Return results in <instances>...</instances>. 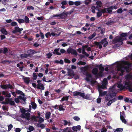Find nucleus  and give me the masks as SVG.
Segmentation results:
<instances>
[{
	"instance_id": "f257e3e1",
	"label": "nucleus",
	"mask_w": 132,
	"mask_h": 132,
	"mask_svg": "<svg viewBox=\"0 0 132 132\" xmlns=\"http://www.w3.org/2000/svg\"><path fill=\"white\" fill-rule=\"evenodd\" d=\"M73 12V11L72 10H71L68 12H64L60 14H58V17L62 19H65L67 17L68 15H70Z\"/></svg>"
},
{
	"instance_id": "f03ea898",
	"label": "nucleus",
	"mask_w": 132,
	"mask_h": 132,
	"mask_svg": "<svg viewBox=\"0 0 132 132\" xmlns=\"http://www.w3.org/2000/svg\"><path fill=\"white\" fill-rule=\"evenodd\" d=\"M70 54L75 55H77L78 54L77 52L75 50L71 47H69L67 50L66 54Z\"/></svg>"
},
{
	"instance_id": "7ed1b4c3",
	"label": "nucleus",
	"mask_w": 132,
	"mask_h": 132,
	"mask_svg": "<svg viewBox=\"0 0 132 132\" xmlns=\"http://www.w3.org/2000/svg\"><path fill=\"white\" fill-rule=\"evenodd\" d=\"M123 38L120 37H116L113 40L112 43L113 44H115L117 42H121L123 43L122 41L124 40Z\"/></svg>"
},
{
	"instance_id": "20e7f679",
	"label": "nucleus",
	"mask_w": 132,
	"mask_h": 132,
	"mask_svg": "<svg viewBox=\"0 0 132 132\" xmlns=\"http://www.w3.org/2000/svg\"><path fill=\"white\" fill-rule=\"evenodd\" d=\"M120 119L122 122L125 124L127 123V121L125 119L126 116L125 114V112L123 111L121 112H120Z\"/></svg>"
},
{
	"instance_id": "39448f33",
	"label": "nucleus",
	"mask_w": 132,
	"mask_h": 132,
	"mask_svg": "<svg viewBox=\"0 0 132 132\" xmlns=\"http://www.w3.org/2000/svg\"><path fill=\"white\" fill-rule=\"evenodd\" d=\"M14 29L13 30L12 32L13 34H15L19 32V34L21 33V31L23 30L22 28H20L18 27H14Z\"/></svg>"
},
{
	"instance_id": "423d86ee",
	"label": "nucleus",
	"mask_w": 132,
	"mask_h": 132,
	"mask_svg": "<svg viewBox=\"0 0 132 132\" xmlns=\"http://www.w3.org/2000/svg\"><path fill=\"white\" fill-rule=\"evenodd\" d=\"M89 68V66L87 65L84 66V67H80V69L83 74L84 75L86 73V71H87V70Z\"/></svg>"
},
{
	"instance_id": "0eeeda50",
	"label": "nucleus",
	"mask_w": 132,
	"mask_h": 132,
	"mask_svg": "<svg viewBox=\"0 0 132 132\" xmlns=\"http://www.w3.org/2000/svg\"><path fill=\"white\" fill-rule=\"evenodd\" d=\"M100 43L103 45V47H106L108 45V43L106 38H105L102 40L100 42Z\"/></svg>"
},
{
	"instance_id": "6e6552de",
	"label": "nucleus",
	"mask_w": 132,
	"mask_h": 132,
	"mask_svg": "<svg viewBox=\"0 0 132 132\" xmlns=\"http://www.w3.org/2000/svg\"><path fill=\"white\" fill-rule=\"evenodd\" d=\"M98 91L99 93V96L102 97L105 96L107 94V91H105L103 92L102 90H101L99 88H98Z\"/></svg>"
},
{
	"instance_id": "1a4fd4ad",
	"label": "nucleus",
	"mask_w": 132,
	"mask_h": 132,
	"mask_svg": "<svg viewBox=\"0 0 132 132\" xmlns=\"http://www.w3.org/2000/svg\"><path fill=\"white\" fill-rule=\"evenodd\" d=\"M27 53H28L27 54L28 55V56H32L35 53H36L37 52L33 50H30L28 51Z\"/></svg>"
},
{
	"instance_id": "9d476101",
	"label": "nucleus",
	"mask_w": 132,
	"mask_h": 132,
	"mask_svg": "<svg viewBox=\"0 0 132 132\" xmlns=\"http://www.w3.org/2000/svg\"><path fill=\"white\" fill-rule=\"evenodd\" d=\"M36 88L37 89H40L41 90H44V89L45 87L44 85L42 83L38 84L37 85Z\"/></svg>"
},
{
	"instance_id": "9b49d317",
	"label": "nucleus",
	"mask_w": 132,
	"mask_h": 132,
	"mask_svg": "<svg viewBox=\"0 0 132 132\" xmlns=\"http://www.w3.org/2000/svg\"><path fill=\"white\" fill-rule=\"evenodd\" d=\"M118 71H120L121 73L120 74V75L122 76L123 75V73L125 72L123 68L122 67L120 66L118 67L117 69Z\"/></svg>"
},
{
	"instance_id": "f8f14e48",
	"label": "nucleus",
	"mask_w": 132,
	"mask_h": 132,
	"mask_svg": "<svg viewBox=\"0 0 132 132\" xmlns=\"http://www.w3.org/2000/svg\"><path fill=\"white\" fill-rule=\"evenodd\" d=\"M98 69L96 68H94L92 71V72L93 74L97 76L99 75V73H98Z\"/></svg>"
},
{
	"instance_id": "ddd939ff",
	"label": "nucleus",
	"mask_w": 132,
	"mask_h": 132,
	"mask_svg": "<svg viewBox=\"0 0 132 132\" xmlns=\"http://www.w3.org/2000/svg\"><path fill=\"white\" fill-rule=\"evenodd\" d=\"M117 87L120 88V90L125 89L126 88L125 86H123L122 84L121 83H120L118 85Z\"/></svg>"
},
{
	"instance_id": "4468645a",
	"label": "nucleus",
	"mask_w": 132,
	"mask_h": 132,
	"mask_svg": "<svg viewBox=\"0 0 132 132\" xmlns=\"http://www.w3.org/2000/svg\"><path fill=\"white\" fill-rule=\"evenodd\" d=\"M68 75L70 76H74L75 75L74 74V72L71 69H69L68 71Z\"/></svg>"
},
{
	"instance_id": "2eb2a0df",
	"label": "nucleus",
	"mask_w": 132,
	"mask_h": 132,
	"mask_svg": "<svg viewBox=\"0 0 132 132\" xmlns=\"http://www.w3.org/2000/svg\"><path fill=\"white\" fill-rule=\"evenodd\" d=\"M8 104H9L12 105H14L15 104V103L14 101H12V98H8Z\"/></svg>"
},
{
	"instance_id": "dca6fc26",
	"label": "nucleus",
	"mask_w": 132,
	"mask_h": 132,
	"mask_svg": "<svg viewBox=\"0 0 132 132\" xmlns=\"http://www.w3.org/2000/svg\"><path fill=\"white\" fill-rule=\"evenodd\" d=\"M97 67L99 68V70L100 71V72L102 73L104 71V68L102 67V64H100L99 65H97Z\"/></svg>"
},
{
	"instance_id": "f3484780",
	"label": "nucleus",
	"mask_w": 132,
	"mask_h": 132,
	"mask_svg": "<svg viewBox=\"0 0 132 132\" xmlns=\"http://www.w3.org/2000/svg\"><path fill=\"white\" fill-rule=\"evenodd\" d=\"M15 93L17 94L21 95L23 96H25L24 94L22 91L16 89Z\"/></svg>"
},
{
	"instance_id": "a211bd4d",
	"label": "nucleus",
	"mask_w": 132,
	"mask_h": 132,
	"mask_svg": "<svg viewBox=\"0 0 132 132\" xmlns=\"http://www.w3.org/2000/svg\"><path fill=\"white\" fill-rule=\"evenodd\" d=\"M1 31L3 34L5 35H7V32L5 28H2L1 30Z\"/></svg>"
},
{
	"instance_id": "6ab92c4d",
	"label": "nucleus",
	"mask_w": 132,
	"mask_h": 132,
	"mask_svg": "<svg viewBox=\"0 0 132 132\" xmlns=\"http://www.w3.org/2000/svg\"><path fill=\"white\" fill-rule=\"evenodd\" d=\"M23 79L24 81L27 84H28L30 81V78L28 77H25Z\"/></svg>"
},
{
	"instance_id": "aec40b11",
	"label": "nucleus",
	"mask_w": 132,
	"mask_h": 132,
	"mask_svg": "<svg viewBox=\"0 0 132 132\" xmlns=\"http://www.w3.org/2000/svg\"><path fill=\"white\" fill-rule=\"evenodd\" d=\"M116 86L114 85L112 87L110 88L109 89V91L110 92H114L113 91L115 90Z\"/></svg>"
},
{
	"instance_id": "412c9836",
	"label": "nucleus",
	"mask_w": 132,
	"mask_h": 132,
	"mask_svg": "<svg viewBox=\"0 0 132 132\" xmlns=\"http://www.w3.org/2000/svg\"><path fill=\"white\" fill-rule=\"evenodd\" d=\"M2 49L3 50L2 53L4 54H6L7 53L8 50L7 47H4L2 48Z\"/></svg>"
},
{
	"instance_id": "4be33fe9",
	"label": "nucleus",
	"mask_w": 132,
	"mask_h": 132,
	"mask_svg": "<svg viewBox=\"0 0 132 132\" xmlns=\"http://www.w3.org/2000/svg\"><path fill=\"white\" fill-rule=\"evenodd\" d=\"M63 121L64 122V126L68 125V126H69L71 124V123L70 122V121H69V122H68L66 120H63Z\"/></svg>"
},
{
	"instance_id": "5701e85b",
	"label": "nucleus",
	"mask_w": 132,
	"mask_h": 132,
	"mask_svg": "<svg viewBox=\"0 0 132 132\" xmlns=\"http://www.w3.org/2000/svg\"><path fill=\"white\" fill-rule=\"evenodd\" d=\"M30 114L29 112H27L25 113V118L26 119L28 120H30Z\"/></svg>"
},
{
	"instance_id": "b1692460",
	"label": "nucleus",
	"mask_w": 132,
	"mask_h": 132,
	"mask_svg": "<svg viewBox=\"0 0 132 132\" xmlns=\"http://www.w3.org/2000/svg\"><path fill=\"white\" fill-rule=\"evenodd\" d=\"M125 86H125V87H126L125 89H128V88H129V87H130V85L129 82L125 81Z\"/></svg>"
},
{
	"instance_id": "393cba45",
	"label": "nucleus",
	"mask_w": 132,
	"mask_h": 132,
	"mask_svg": "<svg viewBox=\"0 0 132 132\" xmlns=\"http://www.w3.org/2000/svg\"><path fill=\"white\" fill-rule=\"evenodd\" d=\"M109 93L111 98H113L116 96V93L115 92H110V93Z\"/></svg>"
},
{
	"instance_id": "a878e982",
	"label": "nucleus",
	"mask_w": 132,
	"mask_h": 132,
	"mask_svg": "<svg viewBox=\"0 0 132 132\" xmlns=\"http://www.w3.org/2000/svg\"><path fill=\"white\" fill-rule=\"evenodd\" d=\"M64 132H75L72 131L71 128L69 127H67L64 130Z\"/></svg>"
},
{
	"instance_id": "bb28decb",
	"label": "nucleus",
	"mask_w": 132,
	"mask_h": 132,
	"mask_svg": "<svg viewBox=\"0 0 132 132\" xmlns=\"http://www.w3.org/2000/svg\"><path fill=\"white\" fill-rule=\"evenodd\" d=\"M31 104L32 106V108L34 109H36L37 107V105L34 102H31Z\"/></svg>"
},
{
	"instance_id": "cd10ccee",
	"label": "nucleus",
	"mask_w": 132,
	"mask_h": 132,
	"mask_svg": "<svg viewBox=\"0 0 132 132\" xmlns=\"http://www.w3.org/2000/svg\"><path fill=\"white\" fill-rule=\"evenodd\" d=\"M84 75H86V77L89 78H92V75L91 74L89 73L87 71H86V73Z\"/></svg>"
},
{
	"instance_id": "c85d7f7f",
	"label": "nucleus",
	"mask_w": 132,
	"mask_h": 132,
	"mask_svg": "<svg viewBox=\"0 0 132 132\" xmlns=\"http://www.w3.org/2000/svg\"><path fill=\"white\" fill-rule=\"evenodd\" d=\"M86 64L85 62H83L82 61H80L77 63V64L79 65H84Z\"/></svg>"
},
{
	"instance_id": "c756f323",
	"label": "nucleus",
	"mask_w": 132,
	"mask_h": 132,
	"mask_svg": "<svg viewBox=\"0 0 132 132\" xmlns=\"http://www.w3.org/2000/svg\"><path fill=\"white\" fill-rule=\"evenodd\" d=\"M96 35V34L95 33H94L93 34H92L90 36H89L88 38L89 39H92Z\"/></svg>"
},
{
	"instance_id": "7c9ffc66",
	"label": "nucleus",
	"mask_w": 132,
	"mask_h": 132,
	"mask_svg": "<svg viewBox=\"0 0 132 132\" xmlns=\"http://www.w3.org/2000/svg\"><path fill=\"white\" fill-rule=\"evenodd\" d=\"M102 13L101 10H99L97 13V16L98 18L100 17L102 15Z\"/></svg>"
},
{
	"instance_id": "2f4dec72",
	"label": "nucleus",
	"mask_w": 132,
	"mask_h": 132,
	"mask_svg": "<svg viewBox=\"0 0 132 132\" xmlns=\"http://www.w3.org/2000/svg\"><path fill=\"white\" fill-rule=\"evenodd\" d=\"M106 96L105 97V99L106 101H109L111 99V97L109 93L108 94H106Z\"/></svg>"
},
{
	"instance_id": "473e14b6",
	"label": "nucleus",
	"mask_w": 132,
	"mask_h": 132,
	"mask_svg": "<svg viewBox=\"0 0 132 132\" xmlns=\"http://www.w3.org/2000/svg\"><path fill=\"white\" fill-rule=\"evenodd\" d=\"M51 113L50 112H47L45 114L46 118L47 119H48L50 116Z\"/></svg>"
},
{
	"instance_id": "72a5a7b5",
	"label": "nucleus",
	"mask_w": 132,
	"mask_h": 132,
	"mask_svg": "<svg viewBox=\"0 0 132 132\" xmlns=\"http://www.w3.org/2000/svg\"><path fill=\"white\" fill-rule=\"evenodd\" d=\"M37 126L38 127H40L42 129L44 128L45 127V126L43 124H39V123H37Z\"/></svg>"
},
{
	"instance_id": "f704fd0d",
	"label": "nucleus",
	"mask_w": 132,
	"mask_h": 132,
	"mask_svg": "<svg viewBox=\"0 0 132 132\" xmlns=\"http://www.w3.org/2000/svg\"><path fill=\"white\" fill-rule=\"evenodd\" d=\"M114 21L112 20H110L106 23V24L108 26L111 25V24L114 23Z\"/></svg>"
},
{
	"instance_id": "c9c22d12",
	"label": "nucleus",
	"mask_w": 132,
	"mask_h": 132,
	"mask_svg": "<svg viewBox=\"0 0 132 132\" xmlns=\"http://www.w3.org/2000/svg\"><path fill=\"white\" fill-rule=\"evenodd\" d=\"M126 78L129 80L132 79V75L131 74H128L126 76Z\"/></svg>"
},
{
	"instance_id": "e433bc0d",
	"label": "nucleus",
	"mask_w": 132,
	"mask_h": 132,
	"mask_svg": "<svg viewBox=\"0 0 132 132\" xmlns=\"http://www.w3.org/2000/svg\"><path fill=\"white\" fill-rule=\"evenodd\" d=\"M20 56L21 58H27L28 57V55L24 53L21 54Z\"/></svg>"
},
{
	"instance_id": "4c0bfd02",
	"label": "nucleus",
	"mask_w": 132,
	"mask_h": 132,
	"mask_svg": "<svg viewBox=\"0 0 132 132\" xmlns=\"http://www.w3.org/2000/svg\"><path fill=\"white\" fill-rule=\"evenodd\" d=\"M96 4L99 7H101L102 6V2L101 1H97L96 2Z\"/></svg>"
},
{
	"instance_id": "58836bf2",
	"label": "nucleus",
	"mask_w": 132,
	"mask_h": 132,
	"mask_svg": "<svg viewBox=\"0 0 132 132\" xmlns=\"http://www.w3.org/2000/svg\"><path fill=\"white\" fill-rule=\"evenodd\" d=\"M24 22L27 23H29V18L27 16H26L24 18Z\"/></svg>"
},
{
	"instance_id": "ea45409f",
	"label": "nucleus",
	"mask_w": 132,
	"mask_h": 132,
	"mask_svg": "<svg viewBox=\"0 0 132 132\" xmlns=\"http://www.w3.org/2000/svg\"><path fill=\"white\" fill-rule=\"evenodd\" d=\"M123 129L122 128H118L116 129L114 132H120L123 131Z\"/></svg>"
},
{
	"instance_id": "a19ab883",
	"label": "nucleus",
	"mask_w": 132,
	"mask_h": 132,
	"mask_svg": "<svg viewBox=\"0 0 132 132\" xmlns=\"http://www.w3.org/2000/svg\"><path fill=\"white\" fill-rule=\"evenodd\" d=\"M32 76L33 79L34 80H36L37 77V75L34 72L33 73Z\"/></svg>"
},
{
	"instance_id": "79ce46f5",
	"label": "nucleus",
	"mask_w": 132,
	"mask_h": 132,
	"mask_svg": "<svg viewBox=\"0 0 132 132\" xmlns=\"http://www.w3.org/2000/svg\"><path fill=\"white\" fill-rule=\"evenodd\" d=\"M80 92L76 91L75 92L73 93V95L74 96H77L79 95L80 94Z\"/></svg>"
},
{
	"instance_id": "37998d69",
	"label": "nucleus",
	"mask_w": 132,
	"mask_h": 132,
	"mask_svg": "<svg viewBox=\"0 0 132 132\" xmlns=\"http://www.w3.org/2000/svg\"><path fill=\"white\" fill-rule=\"evenodd\" d=\"M58 108H59L58 110L59 111H63L65 110V109L63 108V105H60Z\"/></svg>"
},
{
	"instance_id": "c03bdc74",
	"label": "nucleus",
	"mask_w": 132,
	"mask_h": 132,
	"mask_svg": "<svg viewBox=\"0 0 132 132\" xmlns=\"http://www.w3.org/2000/svg\"><path fill=\"white\" fill-rule=\"evenodd\" d=\"M17 21L20 23H23L24 22V20L22 19H17Z\"/></svg>"
},
{
	"instance_id": "a18cd8bd",
	"label": "nucleus",
	"mask_w": 132,
	"mask_h": 132,
	"mask_svg": "<svg viewBox=\"0 0 132 132\" xmlns=\"http://www.w3.org/2000/svg\"><path fill=\"white\" fill-rule=\"evenodd\" d=\"M68 97L67 96H66L65 97H63V98L61 99V101H68Z\"/></svg>"
},
{
	"instance_id": "49530a36",
	"label": "nucleus",
	"mask_w": 132,
	"mask_h": 132,
	"mask_svg": "<svg viewBox=\"0 0 132 132\" xmlns=\"http://www.w3.org/2000/svg\"><path fill=\"white\" fill-rule=\"evenodd\" d=\"M121 44H115L113 46V47L115 48V47H119L122 44V43H121Z\"/></svg>"
},
{
	"instance_id": "de8ad7c7",
	"label": "nucleus",
	"mask_w": 132,
	"mask_h": 132,
	"mask_svg": "<svg viewBox=\"0 0 132 132\" xmlns=\"http://www.w3.org/2000/svg\"><path fill=\"white\" fill-rule=\"evenodd\" d=\"M0 86L1 88L3 89H7L6 84L3 85H1Z\"/></svg>"
},
{
	"instance_id": "09e8293b",
	"label": "nucleus",
	"mask_w": 132,
	"mask_h": 132,
	"mask_svg": "<svg viewBox=\"0 0 132 132\" xmlns=\"http://www.w3.org/2000/svg\"><path fill=\"white\" fill-rule=\"evenodd\" d=\"M107 9L106 8H104L103 9H101V10L102 13H107Z\"/></svg>"
},
{
	"instance_id": "8fccbe9b",
	"label": "nucleus",
	"mask_w": 132,
	"mask_h": 132,
	"mask_svg": "<svg viewBox=\"0 0 132 132\" xmlns=\"http://www.w3.org/2000/svg\"><path fill=\"white\" fill-rule=\"evenodd\" d=\"M124 64L125 65H127V66H131V64L128 61H125L124 62Z\"/></svg>"
},
{
	"instance_id": "3c124183",
	"label": "nucleus",
	"mask_w": 132,
	"mask_h": 132,
	"mask_svg": "<svg viewBox=\"0 0 132 132\" xmlns=\"http://www.w3.org/2000/svg\"><path fill=\"white\" fill-rule=\"evenodd\" d=\"M52 55L51 53H48L46 54V55L48 59H50Z\"/></svg>"
},
{
	"instance_id": "603ef678",
	"label": "nucleus",
	"mask_w": 132,
	"mask_h": 132,
	"mask_svg": "<svg viewBox=\"0 0 132 132\" xmlns=\"http://www.w3.org/2000/svg\"><path fill=\"white\" fill-rule=\"evenodd\" d=\"M44 121V119L42 117H41L39 119L38 121L40 123H41L43 122Z\"/></svg>"
},
{
	"instance_id": "864d4df0",
	"label": "nucleus",
	"mask_w": 132,
	"mask_h": 132,
	"mask_svg": "<svg viewBox=\"0 0 132 132\" xmlns=\"http://www.w3.org/2000/svg\"><path fill=\"white\" fill-rule=\"evenodd\" d=\"M52 53L53 54L58 55V48L55 49Z\"/></svg>"
},
{
	"instance_id": "5fc2aeb1",
	"label": "nucleus",
	"mask_w": 132,
	"mask_h": 132,
	"mask_svg": "<svg viewBox=\"0 0 132 132\" xmlns=\"http://www.w3.org/2000/svg\"><path fill=\"white\" fill-rule=\"evenodd\" d=\"M11 25L12 26H15L18 25L17 23L15 22H12L11 24Z\"/></svg>"
},
{
	"instance_id": "6e6d98bb",
	"label": "nucleus",
	"mask_w": 132,
	"mask_h": 132,
	"mask_svg": "<svg viewBox=\"0 0 132 132\" xmlns=\"http://www.w3.org/2000/svg\"><path fill=\"white\" fill-rule=\"evenodd\" d=\"M73 119L74 120L76 121H79L80 120L79 118L78 117V116H75L73 117Z\"/></svg>"
},
{
	"instance_id": "4d7b16f0",
	"label": "nucleus",
	"mask_w": 132,
	"mask_h": 132,
	"mask_svg": "<svg viewBox=\"0 0 132 132\" xmlns=\"http://www.w3.org/2000/svg\"><path fill=\"white\" fill-rule=\"evenodd\" d=\"M60 51V52L62 54H63V53H64L66 54L67 52L65 51V50L64 49H61Z\"/></svg>"
},
{
	"instance_id": "13d9d810",
	"label": "nucleus",
	"mask_w": 132,
	"mask_h": 132,
	"mask_svg": "<svg viewBox=\"0 0 132 132\" xmlns=\"http://www.w3.org/2000/svg\"><path fill=\"white\" fill-rule=\"evenodd\" d=\"M27 110L23 108L21 109V112L22 113H25V112H27Z\"/></svg>"
},
{
	"instance_id": "bf43d9fd",
	"label": "nucleus",
	"mask_w": 132,
	"mask_h": 132,
	"mask_svg": "<svg viewBox=\"0 0 132 132\" xmlns=\"http://www.w3.org/2000/svg\"><path fill=\"white\" fill-rule=\"evenodd\" d=\"M98 7H98V6H93L91 7V8H94V9L98 11L99 10H100L99 9Z\"/></svg>"
},
{
	"instance_id": "052dcab7",
	"label": "nucleus",
	"mask_w": 132,
	"mask_h": 132,
	"mask_svg": "<svg viewBox=\"0 0 132 132\" xmlns=\"http://www.w3.org/2000/svg\"><path fill=\"white\" fill-rule=\"evenodd\" d=\"M13 127V125L12 124H10L8 126V131H10L11 128Z\"/></svg>"
},
{
	"instance_id": "680f3d73",
	"label": "nucleus",
	"mask_w": 132,
	"mask_h": 132,
	"mask_svg": "<svg viewBox=\"0 0 132 132\" xmlns=\"http://www.w3.org/2000/svg\"><path fill=\"white\" fill-rule=\"evenodd\" d=\"M123 12L122 10L120 8L117 10V12L118 13H121Z\"/></svg>"
},
{
	"instance_id": "e2e57ef3",
	"label": "nucleus",
	"mask_w": 132,
	"mask_h": 132,
	"mask_svg": "<svg viewBox=\"0 0 132 132\" xmlns=\"http://www.w3.org/2000/svg\"><path fill=\"white\" fill-rule=\"evenodd\" d=\"M103 84L106 85L108 82V81L106 78H105L103 79Z\"/></svg>"
},
{
	"instance_id": "0e129e2a",
	"label": "nucleus",
	"mask_w": 132,
	"mask_h": 132,
	"mask_svg": "<svg viewBox=\"0 0 132 132\" xmlns=\"http://www.w3.org/2000/svg\"><path fill=\"white\" fill-rule=\"evenodd\" d=\"M130 66H126L125 67L124 69L126 70V71L127 72H129V69Z\"/></svg>"
},
{
	"instance_id": "69168bd1",
	"label": "nucleus",
	"mask_w": 132,
	"mask_h": 132,
	"mask_svg": "<svg viewBox=\"0 0 132 132\" xmlns=\"http://www.w3.org/2000/svg\"><path fill=\"white\" fill-rule=\"evenodd\" d=\"M107 131V129L105 127H103L101 129V132H106Z\"/></svg>"
},
{
	"instance_id": "338daca9",
	"label": "nucleus",
	"mask_w": 132,
	"mask_h": 132,
	"mask_svg": "<svg viewBox=\"0 0 132 132\" xmlns=\"http://www.w3.org/2000/svg\"><path fill=\"white\" fill-rule=\"evenodd\" d=\"M127 33H122L121 34V36L123 37H124L127 36Z\"/></svg>"
},
{
	"instance_id": "774afa93",
	"label": "nucleus",
	"mask_w": 132,
	"mask_h": 132,
	"mask_svg": "<svg viewBox=\"0 0 132 132\" xmlns=\"http://www.w3.org/2000/svg\"><path fill=\"white\" fill-rule=\"evenodd\" d=\"M74 4L76 6H78L81 4V3L79 1H76L74 2Z\"/></svg>"
}]
</instances>
